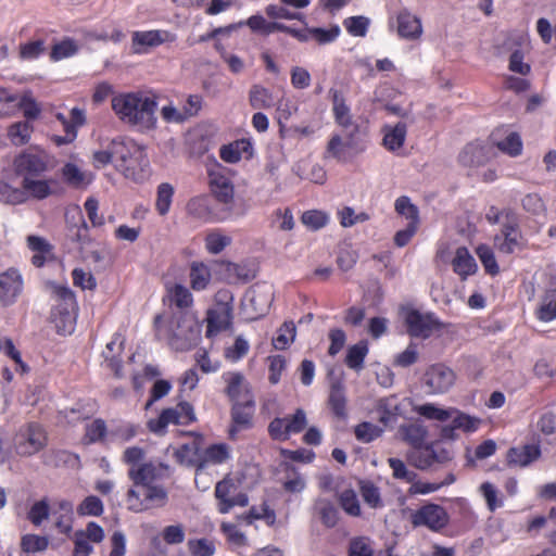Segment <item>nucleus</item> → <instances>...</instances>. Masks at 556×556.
Instances as JSON below:
<instances>
[{"mask_svg":"<svg viewBox=\"0 0 556 556\" xmlns=\"http://www.w3.org/2000/svg\"><path fill=\"white\" fill-rule=\"evenodd\" d=\"M255 402L254 399H248L243 401L232 403L231 407V421L230 435L233 437L235 432L249 429L252 427V419L254 415Z\"/></svg>","mask_w":556,"mask_h":556,"instance_id":"nucleus-13","label":"nucleus"},{"mask_svg":"<svg viewBox=\"0 0 556 556\" xmlns=\"http://www.w3.org/2000/svg\"><path fill=\"white\" fill-rule=\"evenodd\" d=\"M395 211L405 216L409 222L414 223L415 226L419 225V211L418 207L413 204L407 197H400L395 201Z\"/></svg>","mask_w":556,"mask_h":556,"instance_id":"nucleus-52","label":"nucleus"},{"mask_svg":"<svg viewBox=\"0 0 556 556\" xmlns=\"http://www.w3.org/2000/svg\"><path fill=\"white\" fill-rule=\"evenodd\" d=\"M388 464L392 469V477L394 479L402 480L410 484L416 480L417 473L409 470L402 459L391 457L388 459Z\"/></svg>","mask_w":556,"mask_h":556,"instance_id":"nucleus-47","label":"nucleus"},{"mask_svg":"<svg viewBox=\"0 0 556 556\" xmlns=\"http://www.w3.org/2000/svg\"><path fill=\"white\" fill-rule=\"evenodd\" d=\"M306 486V481L302 475L294 469L287 472L282 488L288 493H301Z\"/></svg>","mask_w":556,"mask_h":556,"instance_id":"nucleus-59","label":"nucleus"},{"mask_svg":"<svg viewBox=\"0 0 556 556\" xmlns=\"http://www.w3.org/2000/svg\"><path fill=\"white\" fill-rule=\"evenodd\" d=\"M104 506L102 501L94 495L87 496L77 507L79 516H94L99 517L103 514Z\"/></svg>","mask_w":556,"mask_h":556,"instance_id":"nucleus-53","label":"nucleus"},{"mask_svg":"<svg viewBox=\"0 0 556 556\" xmlns=\"http://www.w3.org/2000/svg\"><path fill=\"white\" fill-rule=\"evenodd\" d=\"M226 381L228 383L226 388V394L229 396L232 403L239 401L241 402L245 396L248 399L253 397L242 374L230 372L226 377Z\"/></svg>","mask_w":556,"mask_h":556,"instance_id":"nucleus-21","label":"nucleus"},{"mask_svg":"<svg viewBox=\"0 0 556 556\" xmlns=\"http://www.w3.org/2000/svg\"><path fill=\"white\" fill-rule=\"evenodd\" d=\"M186 211L193 218L207 220L212 215L211 199L207 195L191 198L186 205Z\"/></svg>","mask_w":556,"mask_h":556,"instance_id":"nucleus-29","label":"nucleus"},{"mask_svg":"<svg viewBox=\"0 0 556 556\" xmlns=\"http://www.w3.org/2000/svg\"><path fill=\"white\" fill-rule=\"evenodd\" d=\"M162 538L166 544H180L186 538L185 527L180 523L167 526L162 531Z\"/></svg>","mask_w":556,"mask_h":556,"instance_id":"nucleus-60","label":"nucleus"},{"mask_svg":"<svg viewBox=\"0 0 556 556\" xmlns=\"http://www.w3.org/2000/svg\"><path fill=\"white\" fill-rule=\"evenodd\" d=\"M49 162V155L45 151L28 149L15 156L13 167L15 174L23 179L36 178L48 169Z\"/></svg>","mask_w":556,"mask_h":556,"instance_id":"nucleus-5","label":"nucleus"},{"mask_svg":"<svg viewBox=\"0 0 556 556\" xmlns=\"http://www.w3.org/2000/svg\"><path fill=\"white\" fill-rule=\"evenodd\" d=\"M343 25L352 36L364 37L369 26V18L362 15L352 16L344 20Z\"/></svg>","mask_w":556,"mask_h":556,"instance_id":"nucleus-57","label":"nucleus"},{"mask_svg":"<svg viewBox=\"0 0 556 556\" xmlns=\"http://www.w3.org/2000/svg\"><path fill=\"white\" fill-rule=\"evenodd\" d=\"M34 128L28 121L12 124L8 129V137L15 146H22L29 141Z\"/></svg>","mask_w":556,"mask_h":556,"instance_id":"nucleus-35","label":"nucleus"},{"mask_svg":"<svg viewBox=\"0 0 556 556\" xmlns=\"http://www.w3.org/2000/svg\"><path fill=\"white\" fill-rule=\"evenodd\" d=\"M178 407L164 409L156 420H150L149 427L152 432L163 431L169 424L180 425Z\"/></svg>","mask_w":556,"mask_h":556,"instance_id":"nucleus-40","label":"nucleus"},{"mask_svg":"<svg viewBox=\"0 0 556 556\" xmlns=\"http://www.w3.org/2000/svg\"><path fill=\"white\" fill-rule=\"evenodd\" d=\"M172 301L179 308L191 306L193 299L191 292L182 285H175L172 289Z\"/></svg>","mask_w":556,"mask_h":556,"instance_id":"nucleus-63","label":"nucleus"},{"mask_svg":"<svg viewBox=\"0 0 556 556\" xmlns=\"http://www.w3.org/2000/svg\"><path fill=\"white\" fill-rule=\"evenodd\" d=\"M249 349V342L242 336H238L235 343L225 350V357L230 362H238L248 354Z\"/></svg>","mask_w":556,"mask_h":556,"instance_id":"nucleus-56","label":"nucleus"},{"mask_svg":"<svg viewBox=\"0 0 556 556\" xmlns=\"http://www.w3.org/2000/svg\"><path fill=\"white\" fill-rule=\"evenodd\" d=\"M79 50L77 42L72 38H64L60 42H56L51 50L50 59L53 61H60L70 56L75 55Z\"/></svg>","mask_w":556,"mask_h":556,"instance_id":"nucleus-41","label":"nucleus"},{"mask_svg":"<svg viewBox=\"0 0 556 556\" xmlns=\"http://www.w3.org/2000/svg\"><path fill=\"white\" fill-rule=\"evenodd\" d=\"M453 414V424L457 429H460L465 432H473L478 429L480 425V419L477 417L469 416L465 413H462L457 409H454Z\"/></svg>","mask_w":556,"mask_h":556,"instance_id":"nucleus-58","label":"nucleus"},{"mask_svg":"<svg viewBox=\"0 0 556 556\" xmlns=\"http://www.w3.org/2000/svg\"><path fill=\"white\" fill-rule=\"evenodd\" d=\"M173 332L174 338L181 341L180 348L189 349L198 341L200 327L192 316L184 314L178 318L177 326Z\"/></svg>","mask_w":556,"mask_h":556,"instance_id":"nucleus-14","label":"nucleus"},{"mask_svg":"<svg viewBox=\"0 0 556 556\" xmlns=\"http://www.w3.org/2000/svg\"><path fill=\"white\" fill-rule=\"evenodd\" d=\"M242 25H248L251 28V30H253V31L266 34L267 21L262 15H252L251 17L248 18L247 22H240L237 25H230L225 28L215 29L212 33V37H215L217 34H220V33H229L230 30H232L239 26H242Z\"/></svg>","mask_w":556,"mask_h":556,"instance_id":"nucleus-49","label":"nucleus"},{"mask_svg":"<svg viewBox=\"0 0 556 556\" xmlns=\"http://www.w3.org/2000/svg\"><path fill=\"white\" fill-rule=\"evenodd\" d=\"M249 102L255 110L270 109L275 105L273 93L261 85H253L249 91Z\"/></svg>","mask_w":556,"mask_h":556,"instance_id":"nucleus-30","label":"nucleus"},{"mask_svg":"<svg viewBox=\"0 0 556 556\" xmlns=\"http://www.w3.org/2000/svg\"><path fill=\"white\" fill-rule=\"evenodd\" d=\"M187 546L191 556H213L216 552L214 541L206 538L190 539Z\"/></svg>","mask_w":556,"mask_h":556,"instance_id":"nucleus-44","label":"nucleus"},{"mask_svg":"<svg viewBox=\"0 0 556 556\" xmlns=\"http://www.w3.org/2000/svg\"><path fill=\"white\" fill-rule=\"evenodd\" d=\"M377 413L379 414V421L384 426L395 424L397 417L402 414V407L397 396L390 395L380 399L377 404Z\"/></svg>","mask_w":556,"mask_h":556,"instance_id":"nucleus-20","label":"nucleus"},{"mask_svg":"<svg viewBox=\"0 0 556 556\" xmlns=\"http://www.w3.org/2000/svg\"><path fill=\"white\" fill-rule=\"evenodd\" d=\"M48 288L50 289L54 301L58 303L56 309L60 313V320L63 323V327L56 324L59 332H72L75 319V311L77 308V302L74 292L67 287L49 282Z\"/></svg>","mask_w":556,"mask_h":556,"instance_id":"nucleus-4","label":"nucleus"},{"mask_svg":"<svg viewBox=\"0 0 556 556\" xmlns=\"http://www.w3.org/2000/svg\"><path fill=\"white\" fill-rule=\"evenodd\" d=\"M211 281V270L203 263H193L190 269V285L195 291L206 289Z\"/></svg>","mask_w":556,"mask_h":556,"instance_id":"nucleus-34","label":"nucleus"},{"mask_svg":"<svg viewBox=\"0 0 556 556\" xmlns=\"http://www.w3.org/2000/svg\"><path fill=\"white\" fill-rule=\"evenodd\" d=\"M383 131V146L390 151H395L404 144L407 125L399 122L395 126H384Z\"/></svg>","mask_w":556,"mask_h":556,"instance_id":"nucleus-27","label":"nucleus"},{"mask_svg":"<svg viewBox=\"0 0 556 556\" xmlns=\"http://www.w3.org/2000/svg\"><path fill=\"white\" fill-rule=\"evenodd\" d=\"M243 154L247 157L252 156V144L245 139L236 140L228 146H223L219 151L220 159L227 163L239 162Z\"/></svg>","mask_w":556,"mask_h":556,"instance_id":"nucleus-24","label":"nucleus"},{"mask_svg":"<svg viewBox=\"0 0 556 556\" xmlns=\"http://www.w3.org/2000/svg\"><path fill=\"white\" fill-rule=\"evenodd\" d=\"M359 492L364 502L371 508H378L382 506L381 495L379 488L370 481L359 482Z\"/></svg>","mask_w":556,"mask_h":556,"instance_id":"nucleus-46","label":"nucleus"},{"mask_svg":"<svg viewBox=\"0 0 556 556\" xmlns=\"http://www.w3.org/2000/svg\"><path fill=\"white\" fill-rule=\"evenodd\" d=\"M407 459L409 464L417 469L426 470L430 468L433 465L432 459V444L420 446V447H414V451H412Z\"/></svg>","mask_w":556,"mask_h":556,"instance_id":"nucleus-32","label":"nucleus"},{"mask_svg":"<svg viewBox=\"0 0 556 556\" xmlns=\"http://www.w3.org/2000/svg\"><path fill=\"white\" fill-rule=\"evenodd\" d=\"M407 332L412 337L429 338L440 324L432 314H422L417 309H407L404 313Z\"/></svg>","mask_w":556,"mask_h":556,"instance_id":"nucleus-11","label":"nucleus"},{"mask_svg":"<svg viewBox=\"0 0 556 556\" xmlns=\"http://www.w3.org/2000/svg\"><path fill=\"white\" fill-rule=\"evenodd\" d=\"M223 301L217 303L215 308H211L206 313V336L212 337L217 332L228 329L232 324V296L228 291H220L217 293Z\"/></svg>","mask_w":556,"mask_h":556,"instance_id":"nucleus-6","label":"nucleus"},{"mask_svg":"<svg viewBox=\"0 0 556 556\" xmlns=\"http://www.w3.org/2000/svg\"><path fill=\"white\" fill-rule=\"evenodd\" d=\"M27 245L35 252L31 257V264L36 267L43 266L45 262L52 253V245L46 239L38 236H28Z\"/></svg>","mask_w":556,"mask_h":556,"instance_id":"nucleus-26","label":"nucleus"},{"mask_svg":"<svg viewBox=\"0 0 556 556\" xmlns=\"http://www.w3.org/2000/svg\"><path fill=\"white\" fill-rule=\"evenodd\" d=\"M321 522L327 528H333L338 522V509L336 506L326 498H319L315 502L314 506Z\"/></svg>","mask_w":556,"mask_h":556,"instance_id":"nucleus-31","label":"nucleus"},{"mask_svg":"<svg viewBox=\"0 0 556 556\" xmlns=\"http://www.w3.org/2000/svg\"><path fill=\"white\" fill-rule=\"evenodd\" d=\"M220 529L231 544L236 546H245L248 544L245 534L236 525L223 522Z\"/></svg>","mask_w":556,"mask_h":556,"instance_id":"nucleus-64","label":"nucleus"},{"mask_svg":"<svg viewBox=\"0 0 556 556\" xmlns=\"http://www.w3.org/2000/svg\"><path fill=\"white\" fill-rule=\"evenodd\" d=\"M232 239L230 236L223 233L220 230H214L205 237V249L211 254H219L228 245H230Z\"/></svg>","mask_w":556,"mask_h":556,"instance_id":"nucleus-38","label":"nucleus"},{"mask_svg":"<svg viewBox=\"0 0 556 556\" xmlns=\"http://www.w3.org/2000/svg\"><path fill=\"white\" fill-rule=\"evenodd\" d=\"M344 147L349 152L354 154L362 153L366 149L365 136L361 132L359 127L352 123V127L344 129Z\"/></svg>","mask_w":556,"mask_h":556,"instance_id":"nucleus-33","label":"nucleus"},{"mask_svg":"<svg viewBox=\"0 0 556 556\" xmlns=\"http://www.w3.org/2000/svg\"><path fill=\"white\" fill-rule=\"evenodd\" d=\"M174 192V187L170 184L162 182L161 185H159L156 192L155 210L161 216H165L169 212Z\"/></svg>","mask_w":556,"mask_h":556,"instance_id":"nucleus-37","label":"nucleus"},{"mask_svg":"<svg viewBox=\"0 0 556 556\" xmlns=\"http://www.w3.org/2000/svg\"><path fill=\"white\" fill-rule=\"evenodd\" d=\"M415 410L427 419L445 421L453 417L454 408L443 409L428 403L417 406Z\"/></svg>","mask_w":556,"mask_h":556,"instance_id":"nucleus-48","label":"nucleus"},{"mask_svg":"<svg viewBox=\"0 0 556 556\" xmlns=\"http://www.w3.org/2000/svg\"><path fill=\"white\" fill-rule=\"evenodd\" d=\"M17 105L22 110L23 115L26 117L28 122L38 118V116L40 115L41 109L31 96H23L20 99Z\"/></svg>","mask_w":556,"mask_h":556,"instance_id":"nucleus-61","label":"nucleus"},{"mask_svg":"<svg viewBox=\"0 0 556 556\" xmlns=\"http://www.w3.org/2000/svg\"><path fill=\"white\" fill-rule=\"evenodd\" d=\"M397 33L408 40L419 39L422 34L421 21L408 10H402L397 15Z\"/></svg>","mask_w":556,"mask_h":556,"instance_id":"nucleus-18","label":"nucleus"},{"mask_svg":"<svg viewBox=\"0 0 556 556\" xmlns=\"http://www.w3.org/2000/svg\"><path fill=\"white\" fill-rule=\"evenodd\" d=\"M476 253L488 274L495 276L500 273L493 250L489 245L480 244L477 247Z\"/></svg>","mask_w":556,"mask_h":556,"instance_id":"nucleus-51","label":"nucleus"},{"mask_svg":"<svg viewBox=\"0 0 556 556\" xmlns=\"http://www.w3.org/2000/svg\"><path fill=\"white\" fill-rule=\"evenodd\" d=\"M339 502L342 509L350 516L358 517L361 515L359 502L354 490H344L339 496Z\"/></svg>","mask_w":556,"mask_h":556,"instance_id":"nucleus-54","label":"nucleus"},{"mask_svg":"<svg viewBox=\"0 0 556 556\" xmlns=\"http://www.w3.org/2000/svg\"><path fill=\"white\" fill-rule=\"evenodd\" d=\"M296 328L293 321H285L278 330L277 337L273 339L276 350H286L295 339Z\"/></svg>","mask_w":556,"mask_h":556,"instance_id":"nucleus-43","label":"nucleus"},{"mask_svg":"<svg viewBox=\"0 0 556 556\" xmlns=\"http://www.w3.org/2000/svg\"><path fill=\"white\" fill-rule=\"evenodd\" d=\"M210 178L211 191L214 198L225 205H231L233 203L235 190L230 179L218 173H212Z\"/></svg>","mask_w":556,"mask_h":556,"instance_id":"nucleus-19","label":"nucleus"},{"mask_svg":"<svg viewBox=\"0 0 556 556\" xmlns=\"http://www.w3.org/2000/svg\"><path fill=\"white\" fill-rule=\"evenodd\" d=\"M229 457V448L226 444H215L208 446L204 453V459L201 462L197 470L204 467V463L222 464Z\"/></svg>","mask_w":556,"mask_h":556,"instance_id":"nucleus-45","label":"nucleus"},{"mask_svg":"<svg viewBox=\"0 0 556 556\" xmlns=\"http://www.w3.org/2000/svg\"><path fill=\"white\" fill-rule=\"evenodd\" d=\"M520 238L518 223L513 216L503 225L501 232L494 237V245L500 252L510 254L519 247Z\"/></svg>","mask_w":556,"mask_h":556,"instance_id":"nucleus-12","label":"nucleus"},{"mask_svg":"<svg viewBox=\"0 0 556 556\" xmlns=\"http://www.w3.org/2000/svg\"><path fill=\"white\" fill-rule=\"evenodd\" d=\"M328 405L338 418L346 417L345 387L341 381H333L330 386Z\"/></svg>","mask_w":556,"mask_h":556,"instance_id":"nucleus-23","label":"nucleus"},{"mask_svg":"<svg viewBox=\"0 0 556 556\" xmlns=\"http://www.w3.org/2000/svg\"><path fill=\"white\" fill-rule=\"evenodd\" d=\"M134 45L155 47L163 42L162 34L159 30L137 31L132 37Z\"/></svg>","mask_w":556,"mask_h":556,"instance_id":"nucleus-62","label":"nucleus"},{"mask_svg":"<svg viewBox=\"0 0 556 556\" xmlns=\"http://www.w3.org/2000/svg\"><path fill=\"white\" fill-rule=\"evenodd\" d=\"M368 353L366 342H358L349 348L345 364L349 368L359 371L364 367V359Z\"/></svg>","mask_w":556,"mask_h":556,"instance_id":"nucleus-36","label":"nucleus"},{"mask_svg":"<svg viewBox=\"0 0 556 556\" xmlns=\"http://www.w3.org/2000/svg\"><path fill=\"white\" fill-rule=\"evenodd\" d=\"M49 541L46 536L26 534L21 540V548L24 553H36L47 549Z\"/></svg>","mask_w":556,"mask_h":556,"instance_id":"nucleus-55","label":"nucleus"},{"mask_svg":"<svg viewBox=\"0 0 556 556\" xmlns=\"http://www.w3.org/2000/svg\"><path fill=\"white\" fill-rule=\"evenodd\" d=\"M493 140L498 150L510 156H517L521 153L522 142L517 132H509L503 140H496L495 135H493Z\"/></svg>","mask_w":556,"mask_h":556,"instance_id":"nucleus-42","label":"nucleus"},{"mask_svg":"<svg viewBox=\"0 0 556 556\" xmlns=\"http://www.w3.org/2000/svg\"><path fill=\"white\" fill-rule=\"evenodd\" d=\"M170 468L163 463L148 462L140 464L138 467H130L128 470V478L135 485L147 486L154 484L159 480L168 478Z\"/></svg>","mask_w":556,"mask_h":556,"instance_id":"nucleus-9","label":"nucleus"},{"mask_svg":"<svg viewBox=\"0 0 556 556\" xmlns=\"http://www.w3.org/2000/svg\"><path fill=\"white\" fill-rule=\"evenodd\" d=\"M23 189L33 198L42 200L51 194V187L48 180L27 178L22 181Z\"/></svg>","mask_w":556,"mask_h":556,"instance_id":"nucleus-39","label":"nucleus"},{"mask_svg":"<svg viewBox=\"0 0 556 556\" xmlns=\"http://www.w3.org/2000/svg\"><path fill=\"white\" fill-rule=\"evenodd\" d=\"M329 96L332 101V111L336 122L344 129L352 127L353 122L350 114V108L345 103L343 93L338 89L331 88L329 90Z\"/></svg>","mask_w":556,"mask_h":556,"instance_id":"nucleus-22","label":"nucleus"},{"mask_svg":"<svg viewBox=\"0 0 556 556\" xmlns=\"http://www.w3.org/2000/svg\"><path fill=\"white\" fill-rule=\"evenodd\" d=\"M541 456V448L538 444H526L510 447L507 452V465L509 467H527Z\"/></svg>","mask_w":556,"mask_h":556,"instance_id":"nucleus-16","label":"nucleus"},{"mask_svg":"<svg viewBox=\"0 0 556 556\" xmlns=\"http://www.w3.org/2000/svg\"><path fill=\"white\" fill-rule=\"evenodd\" d=\"M112 109L121 121L140 129L154 128L156 102L140 92L121 93L112 99Z\"/></svg>","mask_w":556,"mask_h":556,"instance_id":"nucleus-1","label":"nucleus"},{"mask_svg":"<svg viewBox=\"0 0 556 556\" xmlns=\"http://www.w3.org/2000/svg\"><path fill=\"white\" fill-rule=\"evenodd\" d=\"M448 521L450 516L446 509L433 503L421 506L410 515V522L415 528L426 527L434 532L444 529Z\"/></svg>","mask_w":556,"mask_h":556,"instance_id":"nucleus-7","label":"nucleus"},{"mask_svg":"<svg viewBox=\"0 0 556 556\" xmlns=\"http://www.w3.org/2000/svg\"><path fill=\"white\" fill-rule=\"evenodd\" d=\"M48 444V435L43 427L29 422L20 428L13 439L16 454L28 457L43 450Z\"/></svg>","mask_w":556,"mask_h":556,"instance_id":"nucleus-3","label":"nucleus"},{"mask_svg":"<svg viewBox=\"0 0 556 556\" xmlns=\"http://www.w3.org/2000/svg\"><path fill=\"white\" fill-rule=\"evenodd\" d=\"M454 271L466 279L468 276L475 274L477 264L475 258L470 255L469 251L465 247H459L456 250L455 257L452 262Z\"/></svg>","mask_w":556,"mask_h":556,"instance_id":"nucleus-25","label":"nucleus"},{"mask_svg":"<svg viewBox=\"0 0 556 556\" xmlns=\"http://www.w3.org/2000/svg\"><path fill=\"white\" fill-rule=\"evenodd\" d=\"M42 463L52 468H80L79 456L66 450H49L42 455Z\"/></svg>","mask_w":556,"mask_h":556,"instance_id":"nucleus-17","label":"nucleus"},{"mask_svg":"<svg viewBox=\"0 0 556 556\" xmlns=\"http://www.w3.org/2000/svg\"><path fill=\"white\" fill-rule=\"evenodd\" d=\"M424 383L430 394H442L447 392L455 382L454 371L442 365L430 366L424 375Z\"/></svg>","mask_w":556,"mask_h":556,"instance_id":"nucleus-10","label":"nucleus"},{"mask_svg":"<svg viewBox=\"0 0 556 556\" xmlns=\"http://www.w3.org/2000/svg\"><path fill=\"white\" fill-rule=\"evenodd\" d=\"M219 265L228 283H247L256 276L255 269L248 263L222 261Z\"/></svg>","mask_w":556,"mask_h":556,"instance_id":"nucleus-15","label":"nucleus"},{"mask_svg":"<svg viewBox=\"0 0 556 556\" xmlns=\"http://www.w3.org/2000/svg\"><path fill=\"white\" fill-rule=\"evenodd\" d=\"M400 433L403 437L404 441H406L413 447H420L425 443L428 430L426 426L417 421L401 426Z\"/></svg>","mask_w":556,"mask_h":556,"instance_id":"nucleus-28","label":"nucleus"},{"mask_svg":"<svg viewBox=\"0 0 556 556\" xmlns=\"http://www.w3.org/2000/svg\"><path fill=\"white\" fill-rule=\"evenodd\" d=\"M24 290V279L18 269L10 267L0 273V305L9 307L16 303Z\"/></svg>","mask_w":556,"mask_h":556,"instance_id":"nucleus-8","label":"nucleus"},{"mask_svg":"<svg viewBox=\"0 0 556 556\" xmlns=\"http://www.w3.org/2000/svg\"><path fill=\"white\" fill-rule=\"evenodd\" d=\"M115 157L121 161L119 167L126 177L138 179L139 172H144L149 160L144 148L134 141L114 143Z\"/></svg>","mask_w":556,"mask_h":556,"instance_id":"nucleus-2","label":"nucleus"},{"mask_svg":"<svg viewBox=\"0 0 556 556\" xmlns=\"http://www.w3.org/2000/svg\"><path fill=\"white\" fill-rule=\"evenodd\" d=\"M368 536H355L349 542L348 556H372L374 548Z\"/></svg>","mask_w":556,"mask_h":556,"instance_id":"nucleus-50","label":"nucleus"}]
</instances>
